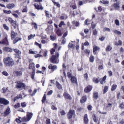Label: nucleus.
Here are the masks:
<instances>
[{"instance_id":"nucleus-1","label":"nucleus","mask_w":124,"mask_h":124,"mask_svg":"<svg viewBox=\"0 0 124 124\" xmlns=\"http://www.w3.org/2000/svg\"><path fill=\"white\" fill-rule=\"evenodd\" d=\"M3 61L5 65L7 66H12L14 64V61L9 57L4 58Z\"/></svg>"},{"instance_id":"nucleus-2","label":"nucleus","mask_w":124,"mask_h":124,"mask_svg":"<svg viewBox=\"0 0 124 124\" xmlns=\"http://www.w3.org/2000/svg\"><path fill=\"white\" fill-rule=\"evenodd\" d=\"M59 56V54L58 52H56L55 55H52L51 57L50 61L51 63L54 64L58 63L59 60L58 59Z\"/></svg>"},{"instance_id":"nucleus-3","label":"nucleus","mask_w":124,"mask_h":124,"mask_svg":"<svg viewBox=\"0 0 124 124\" xmlns=\"http://www.w3.org/2000/svg\"><path fill=\"white\" fill-rule=\"evenodd\" d=\"M16 83H17L16 85L17 88H22L25 89V88L26 87V85L25 84L20 81L16 82Z\"/></svg>"},{"instance_id":"nucleus-4","label":"nucleus","mask_w":124,"mask_h":124,"mask_svg":"<svg viewBox=\"0 0 124 124\" xmlns=\"http://www.w3.org/2000/svg\"><path fill=\"white\" fill-rule=\"evenodd\" d=\"M75 113V110H74L70 109L67 114L68 118L70 119L72 117L73 115Z\"/></svg>"},{"instance_id":"nucleus-5","label":"nucleus","mask_w":124,"mask_h":124,"mask_svg":"<svg viewBox=\"0 0 124 124\" xmlns=\"http://www.w3.org/2000/svg\"><path fill=\"white\" fill-rule=\"evenodd\" d=\"M9 102L8 101L3 98H0V103L4 105H7L9 104Z\"/></svg>"},{"instance_id":"nucleus-6","label":"nucleus","mask_w":124,"mask_h":124,"mask_svg":"<svg viewBox=\"0 0 124 124\" xmlns=\"http://www.w3.org/2000/svg\"><path fill=\"white\" fill-rule=\"evenodd\" d=\"M93 87L90 85H89L85 87L84 89V91L85 93H88L92 90Z\"/></svg>"},{"instance_id":"nucleus-7","label":"nucleus","mask_w":124,"mask_h":124,"mask_svg":"<svg viewBox=\"0 0 124 124\" xmlns=\"http://www.w3.org/2000/svg\"><path fill=\"white\" fill-rule=\"evenodd\" d=\"M63 95L65 99L69 100H71L72 99L70 95L68 93L64 92Z\"/></svg>"},{"instance_id":"nucleus-8","label":"nucleus","mask_w":124,"mask_h":124,"mask_svg":"<svg viewBox=\"0 0 124 124\" xmlns=\"http://www.w3.org/2000/svg\"><path fill=\"white\" fill-rule=\"evenodd\" d=\"M119 2H117L116 3H114L112 6H113L114 9L115 10H118L120 8V7L119 6Z\"/></svg>"},{"instance_id":"nucleus-9","label":"nucleus","mask_w":124,"mask_h":124,"mask_svg":"<svg viewBox=\"0 0 124 124\" xmlns=\"http://www.w3.org/2000/svg\"><path fill=\"white\" fill-rule=\"evenodd\" d=\"M57 68V67L56 65L52 66L51 64H50L48 66V69H51V70L52 72H53L54 70H56Z\"/></svg>"},{"instance_id":"nucleus-10","label":"nucleus","mask_w":124,"mask_h":124,"mask_svg":"<svg viewBox=\"0 0 124 124\" xmlns=\"http://www.w3.org/2000/svg\"><path fill=\"white\" fill-rule=\"evenodd\" d=\"M8 20L10 22V23L13 26L14 28H15V21L13 20L10 17L8 18Z\"/></svg>"},{"instance_id":"nucleus-11","label":"nucleus","mask_w":124,"mask_h":124,"mask_svg":"<svg viewBox=\"0 0 124 124\" xmlns=\"http://www.w3.org/2000/svg\"><path fill=\"white\" fill-rule=\"evenodd\" d=\"M10 112V108L8 107L6 109V110L4 111V116H6L8 115Z\"/></svg>"},{"instance_id":"nucleus-12","label":"nucleus","mask_w":124,"mask_h":124,"mask_svg":"<svg viewBox=\"0 0 124 124\" xmlns=\"http://www.w3.org/2000/svg\"><path fill=\"white\" fill-rule=\"evenodd\" d=\"M70 80L72 83H75L76 84H78L77 79L74 76H73L70 78Z\"/></svg>"},{"instance_id":"nucleus-13","label":"nucleus","mask_w":124,"mask_h":124,"mask_svg":"<svg viewBox=\"0 0 124 124\" xmlns=\"http://www.w3.org/2000/svg\"><path fill=\"white\" fill-rule=\"evenodd\" d=\"M2 43V44L5 45H9V43L8 40L7 36H6L3 40Z\"/></svg>"},{"instance_id":"nucleus-14","label":"nucleus","mask_w":124,"mask_h":124,"mask_svg":"<svg viewBox=\"0 0 124 124\" xmlns=\"http://www.w3.org/2000/svg\"><path fill=\"white\" fill-rule=\"evenodd\" d=\"M93 98L94 99L97 100L99 98V94L97 92H94L93 93Z\"/></svg>"},{"instance_id":"nucleus-15","label":"nucleus","mask_w":124,"mask_h":124,"mask_svg":"<svg viewBox=\"0 0 124 124\" xmlns=\"http://www.w3.org/2000/svg\"><path fill=\"white\" fill-rule=\"evenodd\" d=\"M84 123L85 124H87L89 120L87 118V114H85L84 116Z\"/></svg>"},{"instance_id":"nucleus-16","label":"nucleus","mask_w":124,"mask_h":124,"mask_svg":"<svg viewBox=\"0 0 124 124\" xmlns=\"http://www.w3.org/2000/svg\"><path fill=\"white\" fill-rule=\"evenodd\" d=\"M87 97L86 96H84L82 97L80 100V102L83 104L86 101Z\"/></svg>"},{"instance_id":"nucleus-17","label":"nucleus","mask_w":124,"mask_h":124,"mask_svg":"<svg viewBox=\"0 0 124 124\" xmlns=\"http://www.w3.org/2000/svg\"><path fill=\"white\" fill-rule=\"evenodd\" d=\"M21 51H19L18 49H16V57L19 58V59H21V58L20 55L21 54Z\"/></svg>"},{"instance_id":"nucleus-18","label":"nucleus","mask_w":124,"mask_h":124,"mask_svg":"<svg viewBox=\"0 0 124 124\" xmlns=\"http://www.w3.org/2000/svg\"><path fill=\"white\" fill-rule=\"evenodd\" d=\"M38 10L41 9L42 10L43 9V7L40 5H37L36 3H35L33 5Z\"/></svg>"},{"instance_id":"nucleus-19","label":"nucleus","mask_w":124,"mask_h":124,"mask_svg":"<svg viewBox=\"0 0 124 124\" xmlns=\"http://www.w3.org/2000/svg\"><path fill=\"white\" fill-rule=\"evenodd\" d=\"M33 116V114L31 112H27L26 114V116L28 120H30Z\"/></svg>"},{"instance_id":"nucleus-20","label":"nucleus","mask_w":124,"mask_h":124,"mask_svg":"<svg viewBox=\"0 0 124 124\" xmlns=\"http://www.w3.org/2000/svg\"><path fill=\"white\" fill-rule=\"evenodd\" d=\"M3 49L4 51L10 52H11L12 51V49L11 48L8 47H4L3 48Z\"/></svg>"},{"instance_id":"nucleus-21","label":"nucleus","mask_w":124,"mask_h":124,"mask_svg":"<svg viewBox=\"0 0 124 124\" xmlns=\"http://www.w3.org/2000/svg\"><path fill=\"white\" fill-rule=\"evenodd\" d=\"M56 85L59 89H62V85L57 81H56Z\"/></svg>"},{"instance_id":"nucleus-22","label":"nucleus","mask_w":124,"mask_h":124,"mask_svg":"<svg viewBox=\"0 0 124 124\" xmlns=\"http://www.w3.org/2000/svg\"><path fill=\"white\" fill-rule=\"evenodd\" d=\"M22 71H16V76L19 77L22 75Z\"/></svg>"},{"instance_id":"nucleus-23","label":"nucleus","mask_w":124,"mask_h":124,"mask_svg":"<svg viewBox=\"0 0 124 124\" xmlns=\"http://www.w3.org/2000/svg\"><path fill=\"white\" fill-rule=\"evenodd\" d=\"M6 6L7 8L9 9H11L15 6V5L13 3L7 5Z\"/></svg>"},{"instance_id":"nucleus-24","label":"nucleus","mask_w":124,"mask_h":124,"mask_svg":"<svg viewBox=\"0 0 124 124\" xmlns=\"http://www.w3.org/2000/svg\"><path fill=\"white\" fill-rule=\"evenodd\" d=\"M34 63H30L29 65V68L30 69H32L33 70V69H35L34 68H35V67L34 66Z\"/></svg>"},{"instance_id":"nucleus-25","label":"nucleus","mask_w":124,"mask_h":124,"mask_svg":"<svg viewBox=\"0 0 124 124\" xmlns=\"http://www.w3.org/2000/svg\"><path fill=\"white\" fill-rule=\"evenodd\" d=\"M94 60V57L93 55L90 56L89 58V61L90 62L93 63Z\"/></svg>"},{"instance_id":"nucleus-26","label":"nucleus","mask_w":124,"mask_h":124,"mask_svg":"<svg viewBox=\"0 0 124 124\" xmlns=\"http://www.w3.org/2000/svg\"><path fill=\"white\" fill-rule=\"evenodd\" d=\"M11 39H13L15 37V33L13 31H11Z\"/></svg>"},{"instance_id":"nucleus-27","label":"nucleus","mask_w":124,"mask_h":124,"mask_svg":"<svg viewBox=\"0 0 124 124\" xmlns=\"http://www.w3.org/2000/svg\"><path fill=\"white\" fill-rule=\"evenodd\" d=\"M21 119L22 122H23L28 121L29 120H28L27 117H26L25 116H24L22 118H21Z\"/></svg>"},{"instance_id":"nucleus-28","label":"nucleus","mask_w":124,"mask_h":124,"mask_svg":"<svg viewBox=\"0 0 124 124\" xmlns=\"http://www.w3.org/2000/svg\"><path fill=\"white\" fill-rule=\"evenodd\" d=\"M112 49V48L110 45H108L106 48L105 50L106 51L108 52L111 50Z\"/></svg>"},{"instance_id":"nucleus-29","label":"nucleus","mask_w":124,"mask_h":124,"mask_svg":"<svg viewBox=\"0 0 124 124\" xmlns=\"http://www.w3.org/2000/svg\"><path fill=\"white\" fill-rule=\"evenodd\" d=\"M35 69L33 70V71L31 74V78L32 79H33L34 78V76L35 73Z\"/></svg>"},{"instance_id":"nucleus-30","label":"nucleus","mask_w":124,"mask_h":124,"mask_svg":"<svg viewBox=\"0 0 124 124\" xmlns=\"http://www.w3.org/2000/svg\"><path fill=\"white\" fill-rule=\"evenodd\" d=\"M117 87V85L116 84H114L112 86L111 88V90L112 91H113L115 90L116 88Z\"/></svg>"},{"instance_id":"nucleus-31","label":"nucleus","mask_w":124,"mask_h":124,"mask_svg":"<svg viewBox=\"0 0 124 124\" xmlns=\"http://www.w3.org/2000/svg\"><path fill=\"white\" fill-rule=\"evenodd\" d=\"M68 47L69 48H70L74 49L75 47V45L72 43H69L68 45Z\"/></svg>"},{"instance_id":"nucleus-32","label":"nucleus","mask_w":124,"mask_h":124,"mask_svg":"<svg viewBox=\"0 0 124 124\" xmlns=\"http://www.w3.org/2000/svg\"><path fill=\"white\" fill-rule=\"evenodd\" d=\"M56 33L59 36H60L62 35L61 31L59 29H58L56 31Z\"/></svg>"},{"instance_id":"nucleus-33","label":"nucleus","mask_w":124,"mask_h":124,"mask_svg":"<svg viewBox=\"0 0 124 124\" xmlns=\"http://www.w3.org/2000/svg\"><path fill=\"white\" fill-rule=\"evenodd\" d=\"M122 44V41L121 40H119L118 41V43L117 42H116L115 45L116 46L121 45Z\"/></svg>"},{"instance_id":"nucleus-34","label":"nucleus","mask_w":124,"mask_h":124,"mask_svg":"<svg viewBox=\"0 0 124 124\" xmlns=\"http://www.w3.org/2000/svg\"><path fill=\"white\" fill-rule=\"evenodd\" d=\"M100 49V48L97 46H94L93 49V52H94V51H96L98 50H99Z\"/></svg>"},{"instance_id":"nucleus-35","label":"nucleus","mask_w":124,"mask_h":124,"mask_svg":"<svg viewBox=\"0 0 124 124\" xmlns=\"http://www.w3.org/2000/svg\"><path fill=\"white\" fill-rule=\"evenodd\" d=\"M119 107L121 109H122L124 108V102H122V103L120 104L119 106Z\"/></svg>"},{"instance_id":"nucleus-36","label":"nucleus","mask_w":124,"mask_h":124,"mask_svg":"<svg viewBox=\"0 0 124 124\" xmlns=\"http://www.w3.org/2000/svg\"><path fill=\"white\" fill-rule=\"evenodd\" d=\"M100 2L101 3L104 4H108L109 1L107 0H103L102 1L101 0Z\"/></svg>"},{"instance_id":"nucleus-37","label":"nucleus","mask_w":124,"mask_h":124,"mask_svg":"<svg viewBox=\"0 0 124 124\" xmlns=\"http://www.w3.org/2000/svg\"><path fill=\"white\" fill-rule=\"evenodd\" d=\"M93 81L94 83L96 84L98 83L99 82V81L98 80V79L95 78H93Z\"/></svg>"},{"instance_id":"nucleus-38","label":"nucleus","mask_w":124,"mask_h":124,"mask_svg":"<svg viewBox=\"0 0 124 124\" xmlns=\"http://www.w3.org/2000/svg\"><path fill=\"white\" fill-rule=\"evenodd\" d=\"M108 87L107 86H105L104 87L103 90V93H105L108 91Z\"/></svg>"},{"instance_id":"nucleus-39","label":"nucleus","mask_w":124,"mask_h":124,"mask_svg":"<svg viewBox=\"0 0 124 124\" xmlns=\"http://www.w3.org/2000/svg\"><path fill=\"white\" fill-rule=\"evenodd\" d=\"M3 27L4 29L6 30L7 31H8L9 30V27L7 26L6 24H4L3 25Z\"/></svg>"},{"instance_id":"nucleus-40","label":"nucleus","mask_w":124,"mask_h":124,"mask_svg":"<svg viewBox=\"0 0 124 124\" xmlns=\"http://www.w3.org/2000/svg\"><path fill=\"white\" fill-rule=\"evenodd\" d=\"M46 100V95L45 94L43 96L42 98V102L43 103H44V102L45 100Z\"/></svg>"},{"instance_id":"nucleus-41","label":"nucleus","mask_w":124,"mask_h":124,"mask_svg":"<svg viewBox=\"0 0 124 124\" xmlns=\"http://www.w3.org/2000/svg\"><path fill=\"white\" fill-rule=\"evenodd\" d=\"M113 31L115 33H116V34L118 35H120L121 34V32L118 31H117V30H115Z\"/></svg>"},{"instance_id":"nucleus-42","label":"nucleus","mask_w":124,"mask_h":124,"mask_svg":"<svg viewBox=\"0 0 124 124\" xmlns=\"http://www.w3.org/2000/svg\"><path fill=\"white\" fill-rule=\"evenodd\" d=\"M52 27V25H48V27L47 28H46V31H49V30H50L51 29V28Z\"/></svg>"},{"instance_id":"nucleus-43","label":"nucleus","mask_w":124,"mask_h":124,"mask_svg":"<svg viewBox=\"0 0 124 124\" xmlns=\"http://www.w3.org/2000/svg\"><path fill=\"white\" fill-rule=\"evenodd\" d=\"M35 36V34H34V35L33 36L32 34H31L28 37V39L30 40L32 38H33Z\"/></svg>"},{"instance_id":"nucleus-44","label":"nucleus","mask_w":124,"mask_h":124,"mask_svg":"<svg viewBox=\"0 0 124 124\" xmlns=\"http://www.w3.org/2000/svg\"><path fill=\"white\" fill-rule=\"evenodd\" d=\"M22 96L20 94H19L17 96H16V100L20 98L22 99Z\"/></svg>"},{"instance_id":"nucleus-45","label":"nucleus","mask_w":124,"mask_h":124,"mask_svg":"<svg viewBox=\"0 0 124 124\" xmlns=\"http://www.w3.org/2000/svg\"><path fill=\"white\" fill-rule=\"evenodd\" d=\"M67 76L69 78H71L72 77V74L70 72H68L67 73Z\"/></svg>"},{"instance_id":"nucleus-46","label":"nucleus","mask_w":124,"mask_h":124,"mask_svg":"<svg viewBox=\"0 0 124 124\" xmlns=\"http://www.w3.org/2000/svg\"><path fill=\"white\" fill-rule=\"evenodd\" d=\"M3 11L4 13L8 14H10L11 13V11L10 10L7 11L6 10H3Z\"/></svg>"},{"instance_id":"nucleus-47","label":"nucleus","mask_w":124,"mask_h":124,"mask_svg":"<svg viewBox=\"0 0 124 124\" xmlns=\"http://www.w3.org/2000/svg\"><path fill=\"white\" fill-rule=\"evenodd\" d=\"M97 31H96V29H95L93 30V34L94 36L96 35L97 34Z\"/></svg>"},{"instance_id":"nucleus-48","label":"nucleus","mask_w":124,"mask_h":124,"mask_svg":"<svg viewBox=\"0 0 124 124\" xmlns=\"http://www.w3.org/2000/svg\"><path fill=\"white\" fill-rule=\"evenodd\" d=\"M21 106L23 108L25 107L26 106V103L25 102L21 103Z\"/></svg>"},{"instance_id":"nucleus-49","label":"nucleus","mask_w":124,"mask_h":124,"mask_svg":"<svg viewBox=\"0 0 124 124\" xmlns=\"http://www.w3.org/2000/svg\"><path fill=\"white\" fill-rule=\"evenodd\" d=\"M35 45H36L37 46H39V48H41V44H39L37 42H36L34 43Z\"/></svg>"},{"instance_id":"nucleus-50","label":"nucleus","mask_w":124,"mask_h":124,"mask_svg":"<svg viewBox=\"0 0 124 124\" xmlns=\"http://www.w3.org/2000/svg\"><path fill=\"white\" fill-rule=\"evenodd\" d=\"M2 74L3 75L6 76H7L9 75L8 74L6 71H3L2 72Z\"/></svg>"},{"instance_id":"nucleus-51","label":"nucleus","mask_w":124,"mask_h":124,"mask_svg":"<svg viewBox=\"0 0 124 124\" xmlns=\"http://www.w3.org/2000/svg\"><path fill=\"white\" fill-rule=\"evenodd\" d=\"M91 26L92 29H94L96 26V25L93 23V22H92L91 23Z\"/></svg>"},{"instance_id":"nucleus-52","label":"nucleus","mask_w":124,"mask_h":124,"mask_svg":"<svg viewBox=\"0 0 124 124\" xmlns=\"http://www.w3.org/2000/svg\"><path fill=\"white\" fill-rule=\"evenodd\" d=\"M115 23L118 26L119 25V21L118 19H116L115 21Z\"/></svg>"},{"instance_id":"nucleus-53","label":"nucleus","mask_w":124,"mask_h":124,"mask_svg":"<svg viewBox=\"0 0 124 124\" xmlns=\"http://www.w3.org/2000/svg\"><path fill=\"white\" fill-rule=\"evenodd\" d=\"M84 52L86 54H88V55H89L90 53V51L89 50L86 49L85 50Z\"/></svg>"},{"instance_id":"nucleus-54","label":"nucleus","mask_w":124,"mask_h":124,"mask_svg":"<svg viewBox=\"0 0 124 124\" xmlns=\"http://www.w3.org/2000/svg\"><path fill=\"white\" fill-rule=\"evenodd\" d=\"M33 25H34V27L35 29H36L37 28V24L35 23H31Z\"/></svg>"},{"instance_id":"nucleus-55","label":"nucleus","mask_w":124,"mask_h":124,"mask_svg":"<svg viewBox=\"0 0 124 124\" xmlns=\"http://www.w3.org/2000/svg\"><path fill=\"white\" fill-rule=\"evenodd\" d=\"M54 5H56L57 7L59 8L60 7V4L56 2H54Z\"/></svg>"},{"instance_id":"nucleus-56","label":"nucleus","mask_w":124,"mask_h":124,"mask_svg":"<svg viewBox=\"0 0 124 124\" xmlns=\"http://www.w3.org/2000/svg\"><path fill=\"white\" fill-rule=\"evenodd\" d=\"M21 118L20 117L19 118V119H18V118H16V122L18 123H20L22 121V120H21L20 119H21Z\"/></svg>"},{"instance_id":"nucleus-57","label":"nucleus","mask_w":124,"mask_h":124,"mask_svg":"<svg viewBox=\"0 0 124 124\" xmlns=\"http://www.w3.org/2000/svg\"><path fill=\"white\" fill-rule=\"evenodd\" d=\"M60 113L62 116L66 114L64 110H62L61 111Z\"/></svg>"},{"instance_id":"nucleus-58","label":"nucleus","mask_w":124,"mask_h":124,"mask_svg":"<svg viewBox=\"0 0 124 124\" xmlns=\"http://www.w3.org/2000/svg\"><path fill=\"white\" fill-rule=\"evenodd\" d=\"M29 54H34L36 53L35 52L30 50L29 51Z\"/></svg>"},{"instance_id":"nucleus-59","label":"nucleus","mask_w":124,"mask_h":124,"mask_svg":"<svg viewBox=\"0 0 124 124\" xmlns=\"http://www.w3.org/2000/svg\"><path fill=\"white\" fill-rule=\"evenodd\" d=\"M92 106L91 105H89L88 106L87 108L89 110L91 111L92 110Z\"/></svg>"},{"instance_id":"nucleus-60","label":"nucleus","mask_w":124,"mask_h":124,"mask_svg":"<svg viewBox=\"0 0 124 124\" xmlns=\"http://www.w3.org/2000/svg\"><path fill=\"white\" fill-rule=\"evenodd\" d=\"M37 91V90L36 89L34 90V91L32 92V94L31 95V96H32L35 95V93H36Z\"/></svg>"},{"instance_id":"nucleus-61","label":"nucleus","mask_w":124,"mask_h":124,"mask_svg":"<svg viewBox=\"0 0 124 124\" xmlns=\"http://www.w3.org/2000/svg\"><path fill=\"white\" fill-rule=\"evenodd\" d=\"M51 108L53 110H56L57 109V108L54 105L52 106Z\"/></svg>"},{"instance_id":"nucleus-62","label":"nucleus","mask_w":124,"mask_h":124,"mask_svg":"<svg viewBox=\"0 0 124 124\" xmlns=\"http://www.w3.org/2000/svg\"><path fill=\"white\" fill-rule=\"evenodd\" d=\"M53 92V91L52 90H50L48 92L47 95H51L52 93Z\"/></svg>"},{"instance_id":"nucleus-63","label":"nucleus","mask_w":124,"mask_h":124,"mask_svg":"<svg viewBox=\"0 0 124 124\" xmlns=\"http://www.w3.org/2000/svg\"><path fill=\"white\" fill-rule=\"evenodd\" d=\"M46 124H50V120L49 119H47L46 120Z\"/></svg>"},{"instance_id":"nucleus-64","label":"nucleus","mask_w":124,"mask_h":124,"mask_svg":"<svg viewBox=\"0 0 124 124\" xmlns=\"http://www.w3.org/2000/svg\"><path fill=\"white\" fill-rule=\"evenodd\" d=\"M55 50L54 48H52L50 50L51 54H53L54 52L55 51Z\"/></svg>"}]
</instances>
